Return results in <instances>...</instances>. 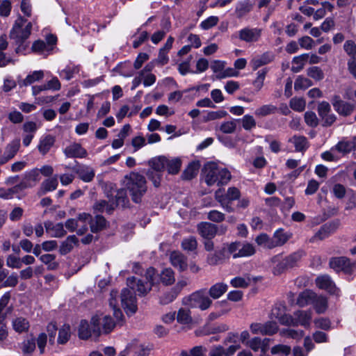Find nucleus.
I'll use <instances>...</instances> for the list:
<instances>
[{"instance_id": "obj_60", "label": "nucleus", "mask_w": 356, "mask_h": 356, "mask_svg": "<svg viewBox=\"0 0 356 356\" xmlns=\"http://www.w3.org/2000/svg\"><path fill=\"white\" fill-rule=\"evenodd\" d=\"M262 334L273 335L278 330V326L276 323L273 321H268L263 324Z\"/></svg>"}, {"instance_id": "obj_53", "label": "nucleus", "mask_w": 356, "mask_h": 356, "mask_svg": "<svg viewBox=\"0 0 356 356\" xmlns=\"http://www.w3.org/2000/svg\"><path fill=\"white\" fill-rule=\"evenodd\" d=\"M35 349V340L34 339L24 340L22 343V350L24 355H30Z\"/></svg>"}, {"instance_id": "obj_50", "label": "nucleus", "mask_w": 356, "mask_h": 356, "mask_svg": "<svg viewBox=\"0 0 356 356\" xmlns=\"http://www.w3.org/2000/svg\"><path fill=\"white\" fill-rule=\"evenodd\" d=\"M312 86V81L302 76H298L294 83V88L296 90H305Z\"/></svg>"}, {"instance_id": "obj_25", "label": "nucleus", "mask_w": 356, "mask_h": 356, "mask_svg": "<svg viewBox=\"0 0 356 356\" xmlns=\"http://www.w3.org/2000/svg\"><path fill=\"white\" fill-rule=\"evenodd\" d=\"M154 275L155 282L152 286L157 282L159 277L161 282L166 286L172 284L175 281V274L171 268H165L159 275H156V270H154Z\"/></svg>"}, {"instance_id": "obj_8", "label": "nucleus", "mask_w": 356, "mask_h": 356, "mask_svg": "<svg viewBox=\"0 0 356 356\" xmlns=\"http://www.w3.org/2000/svg\"><path fill=\"white\" fill-rule=\"evenodd\" d=\"M188 304L191 307H198L206 310L210 307L212 300L205 294L204 290L193 293L188 298Z\"/></svg>"}, {"instance_id": "obj_56", "label": "nucleus", "mask_w": 356, "mask_h": 356, "mask_svg": "<svg viewBox=\"0 0 356 356\" xmlns=\"http://www.w3.org/2000/svg\"><path fill=\"white\" fill-rule=\"evenodd\" d=\"M307 75L316 81H321L324 78V73L323 70L317 66L308 68Z\"/></svg>"}, {"instance_id": "obj_46", "label": "nucleus", "mask_w": 356, "mask_h": 356, "mask_svg": "<svg viewBox=\"0 0 356 356\" xmlns=\"http://www.w3.org/2000/svg\"><path fill=\"white\" fill-rule=\"evenodd\" d=\"M255 248L252 244L249 243H241L238 251L239 257H250L255 253Z\"/></svg>"}, {"instance_id": "obj_5", "label": "nucleus", "mask_w": 356, "mask_h": 356, "mask_svg": "<svg viewBox=\"0 0 356 356\" xmlns=\"http://www.w3.org/2000/svg\"><path fill=\"white\" fill-rule=\"evenodd\" d=\"M32 23L27 19L19 17L15 22L10 32V38L16 44H22L31 35Z\"/></svg>"}, {"instance_id": "obj_54", "label": "nucleus", "mask_w": 356, "mask_h": 356, "mask_svg": "<svg viewBox=\"0 0 356 356\" xmlns=\"http://www.w3.org/2000/svg\"><path fill=\"white\" fill-rule=\"evenodd\" d=\"M241 246V242L235 241L231 243L227 244L225 247L226 248L227 254L229 257L232 255L234 259L239 258L238 254L239 248Z\"/></svg>"}, {"instance_id": "obj_11", "label": "nucleus", "mask_w": 356, "mask_h": 356, "mask_svg": "<svg viewBox=\"0 0 356 356\" xmlns=\"http://www.w3.org/2000/svg\"><path fill=\"white\" fill-rule=\"evenodd\" d=\"M329 265L336 272L343 271L346 273H350L355 267V265L350 264L348 259L343 257L332 258Z\"/></svg>"}, {"instance_id": "obj_21", "label": "nucleus", "mask_w": 356, "mask_h": 356, "mask_svg": "<svg viewBox=\"0 0 356 356\" xmlns=\"http://www.w3.org/2000/svg\"><path fill=\"white\" fill-rule=\"evenodd\" d=\"M293 319L294 322L297 323L298 325L304 326L305 327H309L311 320L312 318V312L310 310L308 311H297L293 314Z\"/></svg>"}, {"instance_id": "obj_17", "label": "nucleus", "mask_w": 356, "mask_h": 356, "mask_svg": "<svg viewBox=\"0 0 356 356\" xmlns=\"http://www.w3.org/2000/svg\"><path fill=\"white\" fill-rule=\"evenodd\" d=\"M217 226L208 222H202L197 225L200 235L205 239H212L217 233Z\"/></svg>"}, {"instance_id": "obj_28", "label": "nucleus", "mask_w": 356, "mask_h": 356, "mask_svg": "<svg viewBox=\"0 0 356 356\" xmlns=\"http://www.w3.org/2000/svg\"><path fill=\"white\" fill-rule=\"evenodd\" d=\"M274 58V56L272 53L265 52L259 56L254 58L251 60V65L254 70L260 67L262 65L270 63Z\"/></svg>"}, {"instance_id": "obj_4", "label": "nucleus", "mask_w": 356, "mask_h": 356, "mask_svg": "<svg viewBox=\"0 0 356 356\" xmlns=\"http://www.w3.org/2000/svg\"><path fill=\"white\" fill-rule=\"evenodd\" d=\"M302 255L303 252L299 250L294 252L285 257H283L282 254H277L274 256L270 259L273 264H276L273 267V274L279 275L286 270L296 266Z\"/></svg>"}, {"instance_id": "obj_7", "label": "nucleus", "mask_w": 356, "mask_h": 356, "mask_svg": "<svg viewBox=\"0 0 356 356\" xmlns=\"http://www.w3.org/2000/svg\"><path fill=\"white\" fill-rule=\"evenodd\" d=\"M270 318L277 319L282 325L297 326V323L294 322L293 317L286 314V307L282 303H277L273 306Z\"/></svg>"}, {"instance_id": "obj_62", "label": "nucleus", "mask_w": 356, "mask_h": 356, "mask_svg": "<svg viewBox=\"0 0 356 356\" xmlns=\"http://www.w3.org/2000/svg\"><path fill=\"white\" fill-rule=\"evenodd\" d=\"M250 282V280L249 278L245 279L241 277H236L231 280L230 284L235 288H246L249 286Z\"/></svg>"}, {"instance_id": "obj_58", "label": "nucleus", "mask_w": 356, "mask_h": 356, "mask_svg": "<svg viewBox=\"0 0 356 356\" xmlns=\"http://www.w3.org/2000/svg\"><path fill=\"white\" fill-rule=\"evenodd\" d=\"M206 353V348L198 346L193 348L189 352L182 351L181 356H204Z\"/></svg>"}, {"instance_id": "obj_1", "label": "nucleus", "mask_w": 356, "mask_h": 356, "mask_svg": "<svg viewBox=\"0 0 356 356\" xmlns=\"http://www.w3.org/2000/svg\"><path fill=\"white\" fill-rule=\"evenodd\" d=\"M154 270L149 268L145 273L146 282H144L140 280L136 281V277H131L127 278V284L129 288L122 289L121 292L122 306L126 313L133 314L137 310L136 298L134 292H138L139 295H146L152 289V284L155 282Z\"/></svg>"}, {"instance_id": "obj_34", "label": "nucleus", "mask_w": 356, "mask_h": 356, "mask_svg": "<svg viewBox=\"0 0 356 356\" xmlns=\"http://www.w3.org/2000/svg\"><path fill=\"white\" fill-rule=\"evenodd\" d=\"M252 9V4L249 0L238 1L236 6L235 13L238 18H241Z\"/></svg>"}, {"instance_id": "obj_57", "label": "nucleus", "mask_w": 356, "mask_h": 356, "mask_svg": "<svg viewBox=\"0 0 356 356\" xmlns=\"http://www.w3.org/2000/svg\"><path fill=\"white\" fill-rule=\"evenodd\" d=\"M236 128V120L226 121L221 124L220 130L224 134H232Z\"/></svg>"}, {"instance_id": "obj_30", "label": "nucleus", "mask_w": 356, "mask_h": 356, "mask_svg": "<svg viewBox=\"0 0 356 356\" xmlns=\"http://www.w3.org/2000/svg\"><path fill=\"white\" fill-rule=\"evenodd\" d=\"M79 177L84 182H90L95 177V172L92 168L88 165L80 166L76 170Z\"/></svg>"}, {"instance_id": "obj_44", "label": "nucleus", "mask_w": 356, "mask_h": 356, "mask_svg": "<svg viewBox=\"0 0 356 356\" xmlns=\"http://www.w3.org/2000/svg\"><path fill=\"white\" fill-rule=\"evenodd\" d=\"M277 108L273 104H265L257 108L254 113L258 117H264L275 113Z\"/></svg>"}, {"instance_id": "obj_42", "label": "nucleus", "mask_w": 356, "mask_h": 356, "mask_svg": "<svg viewBox=\"0 0 356 356\" xmlns=\"http://www.w3.org/2000/svg\"><path fill=\"white\" fill-rule=\"evenodd\" d=\"M161 26L165 30L158 31L155 32L151 37V40L154 44H158L163 40L170 26V22L168 20L162 21Z\"/></svg>"}, {"instance_id": "obj_47", "label": "nucleus", "mask_w": 356, "mask_h": 356, "mask_svg": "<svg viewBox=\"0 0 356 356\" xmlns=\"http://www.w3.org/2000/svg\"><path fill=\"white\" fill-rule=\"evenodd\" d=\"M177 321L181 324H189L192 322L191 312L188 309L181 308L179 309L177 316Z\"/></svg>"}, {"instance_id": "obj_31", "label": "nucleus", "mask_w": 356, "mask_h": 356, "mask_svg": "<svg viewBox=\"0 0 356 356\" xmlns=\"http://www.w3.org/2000/svg\"><path fill=\"white\" fill-rule=\"evenodd\" d=\"M200 164L199 161L191 162L181 175V177L185 180H191L198 173Z\"/></svg>"}, {"instance_id": "obj_6", "label": "nucleus", "mask_w": 356, "mask_h": 356, "mask_svg": "<svg viewBox=\"0 0 356 356\" xmlns=\"http://www.w3.org/2000/svg\"><path fill=\"white\" fill-rule=\"evenodd\" d=\"M100 321L98 319V315L93 316L89 323L86 320L81 321L78 327V336L82 340H87L92 336L95 337L101 334Z\"/></svg>"}, {"instance_id": "obj_16", "label": "nucleus", "mask_w": 356, "mask_h": 356, "mask_svg": "<svg viewBox=\"0 0 356 356\" xmlns=\"http://www.w3.org/2000/svg\"><path fill=\"white\" fill-rule=\"evenodd\" d=\"M338 225L339 223L337 222H331L324 224L310 241L314 242L316 239L323 240L327 238L337 230Z\"/></svg>"}, {"instance_id": "obj_20", "label": "nucleus", "mask_w": 356, "mask_h": 356, "mask_svg": "<svg viewBox=\"0 0 356 356\" xmlns=\"http://www.w3.org/2000/svg\"><path fill=\"white\" fill-rule=\"evenodd\" d=\"M228 258L226 248L223 247L213 253L209 254L207 257V262L210 266H216L223 263Z\"/></svg>"}, {"instance_id": "obj_23", "label": "nucleus", "mask_w": 356, "mask_h": 356, "mask_svg": "<svg viewBox=\"0 0 356 356\" xmlns=\"http://www.w3.org/2000/svg\"><path fill=\"white\" fill-rule=\"evenodd\" d=\"M288 142L293 144L296 152H305L309 146L307 138L304 136L294 135L288 140Z\"/></svg>"}, {"instance_id": "obj_2", "label": "nucleus", "mask_w": 356, "mask_h": 356, "mask_svg": "<svg viewBox=\"0 0 356 356\" xmlns=\"http://www.w3.org/2000/svg\"><path fill=\"white\" fill-rule=\"evenodd\" d=\"M204 179L208 186L227 184L231 179L230 172L214 162L207 163L203 169Z\"/></svg>"}, {"instance_id": "obj_35", "label": "nucleus", "mask_w": 356, "mask_h": 356, "mask_svg": "<svg viewBox=\"0 0 356 356\" xmlns=\"http://www.w3.org/2000/svg\"><path fill=\"white\" fill-rule=\"evenodd\" d=\"M43 78L44 72L42 70L34 71L31 74H28L21 82H19V85L20 86H28L35 81L42 80Z\"/></svg>"}, {"instance_id": "obj_36", "label": "nucleus", "mask_w": 356, "mask_h": 356, "mask_svg": "<svg viewBox=\"0 0 356 356\" xmlns=\"http://www.w3.org/2000/svg\"><path fill=\"white\" fill-rule=\"evenodd\" d=\"M309 58L308 54H303L298 56H295L292 60L291 71L297 73L301 71Z\"/></svg>"}, {"instance_id": "obj_29", "label": "nucleus", "mask_w": 356, "mask_h": 356, "mask_svg": "<svg viewBox=\"0 0 356 356\" xmlns=\"http://www.w3.org/2000/svg\"><path fill=\"white\" fill-rule=\"evenodd\" d=\"M316 293L311 290H305L300 293L297 298V304L301 307L313 305Z\"/></svg>"}, {"instance_id": "obj_39", "label": "nucleus", "mask_w": 356, "mask_h": 356, "mask_svg": "<svg viewBox=\"0 0 356 356\" xmlns=\"http://www.w3.org/2000/svg\"><path fill=\"white\" fill-rule=\"evenodd\" d=\"M71 337V328L70 325L64 324L58 330L57 342L58 344H65Z\"/></svg>"}, {"instance_id": "obj_19", "label": "nucleus", "mask_w": 356, "mask_h": 356, "mask_svg": "<svg viewBox=\"0 0 356 356\" xmlns=\"http://www.w3.org/2000/svg\"><path fill=\"white\" fill-rule=\"evenodd\" d=\"M12 327L18 334L26 333L29 330L30 322L29 321L22 316H15L11 322Z\"/></svg>"}, {"instance_id": "obj_13", "label": "nucleus", "mask_w": 356, "mask_h": 356, "mask_svg": "<svg viewBox=\"0 0 356 356\" xmlns=\"http://www.w3.org/2000/svg\"><path fill=\"white\" fill-rule=\"evenodd\" d=\"M40 179L39 169L34 168L24 174L23 180L17 184L20 191L31 188L36 185Z\"/></svg>"}, {"instance_id": "obj_15", "label": "nucleus", "mask_w": 356, "mask_h": 356, "mask_svg": "<svg viewBox=\"0 0 356 356\" xmlns=\"http://www.w3.org/2000/svg\"><path fill=\"white\" fill-rule=\"evenodd\" d=\"M315 283L321 289L325 290L332 294H338L339 289L336 287L331 277L327 275L318 276Z\"/></svg>"}, {"instance_id": "obj_32", "label": "nucleus", "mask_w": 356, "mask_h": 356, "mask_svg": "<svg viewBox=\"0 0 356 356\" xmlns=\"http://www.w3.org/2000/svg\"><path fill=\"white\" fill-rule=\"evenodd\" d=\"M100 321L99 326L101 327V334H108L111 332L115 326L116 323L109 316L105 315L102 317L98 316Z\"/></svg>"}, {"instance_id": "obj_22", "label": "nucleus", "mask_w": 356, "mask_h": 356, "mask_svg": "<svg viewBox=\"0 0 356 356\" xmlns=\"http://www.w3.org/2000/svg\"><path fill=\"white\" fill-rule=\"evenodd\" d=\"M56 141V138L54 136L47 134L42 136L39 141L38 145V149L40 154L42 155H45L47 154L51 148L54 146Z\"/></svg>"}, {"instance_id": "obj_12", "label": "nucleus", "mask_w": 356, "mask_h": 356, "mask_svg": "<svg viewBox=\"0 0 356 356\" xmlns=\"http://www.w3.org/2000/svg\"><path fill=\"white\" fill-rule=\"evenodd\" d=\"M353 150L356 151V136L350 140L343 138L331 149V151H336L342 155L348 154Z\"/></svg>"}, {"instance_id": "obj_48", "label": "nucleus", "mask_w": 356, "mask_h": 356, "mask_svg": "<svg viewBox=\"0 0 356 356\" xmlns=\"http://www.w3.org/2000/svg\"><path fill=\"white\" fill-rule=\"evenodd\" d=\"M177 291L171 289L170 291L162 294L159 298V303L161 305H168L173 302L177 297Z\"/></svg>"}, {"instance_id": "obj_45", "label": "nucleus", "mask_w": 356, "mask_h": 356, "mask_svg": "<svg viewBox=\"0 0 356 356\" xmlns=\"http://www.w3.org/2000/svg\"><path fill=\"white\" fill-rule=\"evenodd\" d=\"M289 106L291 109L297 112H302L306 106V102L302 97H293L289 102Z\"/></svg>"}, {"instance_id": "obj_55", "label": "nucleus", "mask_w": 356, "mask_h": 356, "mask_svg": "<svg viewBox=\"0 0 356 356\" xmlns=\"http://www.w3.org/2000/svg\"><path fill=\"white\" fill-rule=\"evenodd\" d=\"M19 191H21L17 184L8 189L0 188V197L6 200L12 199L14 195L18 193Z\"/></svg>"}, {"instance_id": "obj_63", "label": "nucleus", "mask_w": 356, "mask_h": 356, "mask_svg": "<svg viewBox=\"0 0 356 356\" xmlns=\"http://www.w3.org/2000/svg\"><path fill=\"white\" fill-rule=\"evenodd\" d=\"M207 218L212 222H221L225 220V216L218 210H211L208 212Z\"/></svg>"}, {"instance_id": "obj_41", "label": "nucleus", "mask_w": 356, "mask_h": 356, "mask_svg": "<svg viewBox=\"0 0 356 356\" xmlns=\"http://www.w3.org/2000/svg\"><path fill=\"white\" fill-rule=\"evenodd\" d=\"M181 161L179 159L175 158L169 159L166 158L165 169L168 170L169 174H177L181 168Z\"/></svg>"}, {"instance_id": "obj_61", "label": "nucleus", "mask_w": 356, "mask_h": 356, "mask_svg": "<svg viewBox=\"0 0 356 356\" xmlns=\"http://www.w3.org/2000/svg\"><path fill=\"white\" fill-rule=\"evenodd\" d=\"M242 126L245 130L250 131L256 127V121L253 116L245 115L241 119Z\"/></svg>"}, {"instance_id": "obj_64", "label": "nucleus", "mask_w": 356, "mask_h": 356, "mask_svg": "<svg viewBox=\"0 0 356 356\" xmlns=\"http://www.w3.org/2000/svg\"><path fill=\"white\" fill-rule=\"evenodd\" d=\"M345 51L351 57L356 58V44L353 40H347L343 45Z\"/></svg>"}, {"instance_id": "obj_43", "label": "nucleus", "mask_w": 356, "mask_h": 356, "mask_svg": "<svg viewBox=\"0 0 356 356\" xmlns=\"http://www.w3.org/2000/svg\"><path fill=\"white\" fill-rule=\"evenodd\" d=\"M313 306L318 314H323L327 308V300L323 296H318L316 295Z\"/></svg>"}, {"instance_id": "obj_26", "label": "nucleus", "mask_w": 356, "mask_h": 356, "mask_svg": "<svg viewBox=\"0 0 356 356\" xmlns=\"http://www.w3.org/2000/svg\"><path fill=\"white\" fill-rule=\"evenodd\" d=\"M269 341V339H261L259 337H254L247 341L245 344L255 352L261 350L262 353H265L267 351Z\"/></svg>"}, {"instance_id": "obj_51", "label": "nucleus", "mask_w": 356, "mask_h": 356, "mask_svg": "<svg viewBox=\"0 0 356 356\" xmlns=\"http://www.w3.org/2000/svg\"><path fill=\"white\" fill-rule=\"evenodd\" d=\"M93 209L95 211L104 212L106 211L111 213L114 209V204H109L106 200H100L94 204Z\"/></svg>"}, {"instance_id": "obj_33", "label": "nucleus", "mask_w": 356, "mask_h": 356, "mask_svg": "<svg viewBox=\"0 0 356 356\" xmlns=\"http://www.w3.org/2000/svg\"><path fill=\"white\" fill-rule=\"evenodd\" d=\"M227 284L218 282L211 286L209 291V293L212 298L218 299L227 291Z\"/></svg>"}, {"instance_id": "obj_3", "label": "nucleus", "mask_w": 356, "mask_h": 356, "mask_svg": "<svg viewBox=\"0 0 356 356\" xmlns=\"http://www.w3.org/2000/svg\"><path fill=\"white\" fill-rule=\"evenodd\" d=\"M124 185L129 191L132 200L138 203L147 191L146 181L144 176L138 172H131L124 176Z\"/></svg>"}, {"instance_id": "obj_27", "label": "nucleus", "mask_w": 356, "mask_h": 356, "mask_svg": "<svg viewBox=\"0 0 356 356\" xmlns=\"http://www.w3.org/2000/svg\"><path fill=\"white\" fill-rule=\"evenodd\" d=\"M170 261L172 265L178 268L180 271H184L188 266L186 258L179 252H173L171 253Z\"/></svg>"}, {"instance_id": "obj_10", "label": "nucleus", "mask_w": 356, "mask_h": 356, "mask_svg": "<svg viewBox=\"0 0 356 356\" xmlns=\"http://www.w3.org/2000/svg\"><path fill=\"white\" fill-rule=\"evenodd\" d=\"M261 33V29L245 27L238 31V37L241 41L254 43L260 40Z\"/></svg>"}, {"instance_id": "obj_49", "label": "nucleus", "mask_w": 356, "mask_h": 356, "mask_svg": "<svg viewBox=\"0 0 356 356\" xmlns=\"http://www.w3.org/2000/svg\"><path fill=\"white\" fill-rule=\"evenodd\" d=\"M56 256L51 254H46L40 257V260L46 265H48L49 270H55L58 268V264L55 261Z\"/></svg>"}, {"instance_id": "obj_18", "label": "nucleus", "mask_w": 356, "mask_h": 356, "mask_svg": "<svg viewBox=\"0 0 356 356\" xmlns=\"http://www.w3.org/2000/svg\"><path fill=\"white\" fill-rule=\"evenodd\" d=\"M19 147V140H14L8 143L5 148L3 155L0 156V165L4 164L13 159L17 153Z\"/></svg>"}, {"instance_id": "obj_38", "label": "nucleus", "mask_w": 356, "mask_h": 356, "mask_svg": "<svg viewBox=\"0 0 356 356\" xmlns=\"http://www.w3.org/2000/svg\"><path fill=\"white\" fill-rule=\"evenodd\" d=\"M78 239L75 236H68L60 245L59 252L61 254L65 255L69 253L76 244Z\"/></svg>"}, {"instance_id": "obj_37", "label": "nucleus", "mask_w": 356, "mask_h": 356, "mask_svg": "<svg viewBox=\"0 0 356 356\" xmlns=\"http://www.w3.org/2000/svg\"><path fill=\"white\" fill-rule=\"evenodd\" d=\"M106 226V219L99 215H97L90 220V230L93 233H97L104 229Z\"/></svg>"}, {"instance_id": "obj_59", "label": "nucleus", "mask_w": 356, "mask_h": 356, "mask_svg": "<svg viewBox=\"0 0 356 356\" xmlns=\"http://www.w3.org/2000/svg\"><path fill=\"white\" fill-rule=\"evenodd\" d=\"M79 68L77 66L70 67L67 66L66 68L60 72V76L66 80H70L75 74H78Z\"/></svg>"}, {"instance_id": "obj_9", "label": "nucleus", "mask_w": 356, "mask_h": 356, "mask_svg": "<svg viewBox=\"0 0 356 356\" xmlns=\"http://www.w3.org/2000/svg\"><path fill=\"white\" fill-rule=\"evenodd\" d=\"M332 104L334 111L342 117L351 115L356 108L355 104L344 101L338 95L332 98Z\"/></svg>"}, {"instance_id": "obj_52", "label": "nucleus", "mask_w": 356, "mask_h": 356, "mask_svg": "<svg viewBox=\"0 0 356 356\" xmlns=\"http://www.w3.org/2000/svg\"><path fill=\"white\" fill-rule=\"evenodd\" d=\"M197 242L194 236L184 238L181 242V248L186 251H193L197 249Z\"/></svg>"}, {"instance_id": "obj_14", "label": "nucleus", "mask_w": 356, "mask_h": 356, "mask_svg": "<svg viewBox=\"0 0 356 356\" xmlns=\"http://www.w3.org/2000/svg\"><path fill=\"white\" fill-rule=\"evenodd\" d=\"M63 153L67 158L83 159L88 156L86 149L78 143H72L67 145L63 149Z\"/></svg>"}, {"instance_id": "obj_24", "label": "nucleus", "mask_w": 356, "mask_h": 356, "mask_svg": "<svg viewBox=\"0 0 356 356\" xmlns=\"http://www.w3.org/2000/svg\"><path fill=\"white\" fill-rule=\"evenodd\" d=\"M58 185L57 175L44 180L38 191V195L42 196L47 193L53 191L57 188Z\"/></svg>"}, {"instance_id": "obj_40", "label": "nucleus", "mask_w": 356, "mask_h": 356, "mask_svg": "<svg viewBox=\"0 0 356 356\" xmlns=\"http://www.w3.org/2000/svg\"><path fill=\"white\" fill-rule=\"evenodd\" d=\"M166 157L159 156L154 158L149 161L152 169L149 171H154L161 174V172L165 169Z\"/></svg>"}]
</instances>
